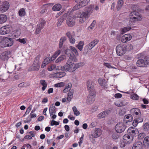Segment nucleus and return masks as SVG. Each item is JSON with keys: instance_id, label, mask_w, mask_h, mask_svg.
Segmentation results:
<instances>
[{"instance_id": "obj_28", "label": "nucleus", "mask_w": 149, "mask_h": 149, "mask_svg": "<svg viewBox=\"0 0 149 149\" xmlns=\"http://www.w3.org/2000/svg\"><path fill=\"white\" fill-rule=\"evenodd\" d=\"M74 92V90L73 89H72L70 91H69L68 93L67 100L68 102L71 101V100L73 97V93Z\"/></svg>"}, {"instance_id": "obj_61", "label": "nucleus", "mask_w": 149, "mask_h": 149, "mask_svg": "<svg viewBox=\"0 0 149 149\" xmlns=\"http://www.w3.org/2000/svg\"><path fill=\"white\" fill-rule=\"evenodd\" d=\"M139 122H138V120H137V118H136L133 121V123H132V125H133L134 126L136 127L138 124L139 123Z\"/></svg>"}, {"instance_id": "obj_25", "label": "nucleus", "mask_w": 149, "mask_h": 149, "mask_svg": "<svg viewBox=\"0 0 149 149\" xmlns=\"http://www.w3.org/2000/svg\"><path fill=\"white\" fill-rule=\"evenodd\" d=\"M40 83L42 86V89L43 91L45 90L47 86V81L44 80H41L40 81Z\"/></svg>"}, {"instance_id": "obj_52", "label": "nucleus", "mask_w": 149, "mask_h": 149, "mask_svg": "<svg viewBox=\"0 0 149 149\" xmlns=\"http://www.w3.org/2000/svg\"><path fill=\"white\" fill-rule=\"evenodd\" d=\"M42 29L41 28H40L38 26H37L36 31L35 32V33L36 35L39 34L40 32L41 31Z\"/></svg>"}, {"instance_id": "obj_43", "label": "nucleus", "mask_w": 149, "mask_h": 149, "mask_svg": "<svg viewBox=\"0 0 149 149\" xmlns=\"http://www.w3.org/2000/svg\"><path fill=\"white\" fill-rule=\"evenodd\" d=\"M131 29V28L130 27H125L122 28L121 29V33L123 34L127 31L130 30Z\"/></svg>"}, {"instance_id": "obj_26", "label": "nucleus", "mask_w": 149, "mask_h": 149, "mask_svg": "<svg viewBox=\"0 0 149 149\" xmlns=\"http://www.w3.org/2000/svg\"><path fill=\"white\" fill-rule=\"evenodd\" d=\"M131 112L133 115H138L141 114V112L140 110L137 108H134L131 109Z\"/></svg>"}, {"instance_id": "obj_14", "label": "nucleus", "mask_w": 149, "mask_h": 149, "mask_svg": "<svg viewBox=\"0 0 149 149\" xmlns=\"http://www.w3.org/2000/svg\"><path fill=\"white\" fill-rule=\"evenodd\" d=\"M128 133L133 136H135L139 133L138 130L135 127H131L129 128L127 130Z\"/></svg>"}, {"instance_id": "obj_22", "label": "nucleus", "mask_w": 149, "mask_h": 149, "mask_svg": "<svg viewBox=\"0 0 149 149\" xmlns=\"http://www.w3.org/2000/svg\"><path fill=\"white\" fill-rule=\"evenodd\" d=\"M56 107L54 104L50 105L49 108V113L50 116H51L54 113H56Z\"/></svg>"}, {"instance_id": "obj_18", "label": "nucleus", "mask_w": 149, "mask_h": 149, "mask_svg": "<svg viewBox=\"0 0 149 149\" xmlns=\"http://www.w3.org/2000/svg\"><path fill=\"white\" fill-rule=\"evenodd\" d=\"M110 112L111 111L110 110H105L99 113L97 117L98 118L100 119L104 118L108 115Z\"/></svg>"}, {"instance_id": "obj_5", "label": "nucleus", "mask_w": 149, "mask_h": 149, "mask_svg": "<svg viewBox=\"0 0 149 149\" xmlns=\"http://www.w3.org/2000/svg\"><path fill=\"white\" fill-rule=\"evenodd\" d=\"M89 92V94L86 100V103L88 104H92L95 100L96 92L95 91Z\"/></svg>"}, {"instance_id": "obj_41", "label": "nucleus", "mask_w": 149, "mask_h": 149, "mask_svg": "<svg viewBox=\"0 0 149 149\" xmlns=\"http://www.w3.org/2000/svg\"><path fill=\"white\" fill-rule=\"evenodd\" d=\"M149 137L146 136L144 139L143 142V144L145 147L148 146H149Z\"/></svg>"}, {"instance_id": "obj_6", "label": "nucleus", "mask_w": 149, "mask_h": 149, "mask_svg": "<svg viewBox=\"0 0 149 149\" xmlns=\"http://www.w3.org/2000/svg\"><path fill=\"white\" fill-rule=\"evenodd\" d=\"M12 28L10 25L6 26L0 28V34L4 35L9 33L11 31Z\"/></svg>"}, {"instance_id": "obj_24", "label": "nucleus", "mask_w": 149, "mask_h": 149, "mask_svg": "<svg viewBox=\"0 0 149 149\" xmlns=\"http://www.w3.org/2000/svg\"><path fill=\"white\" fill-rule=\"evenodd\" d=\"M62 5L59 3H57L52 8V10L54 11L60 10L62 8Z\"/></svg>"}, {"instance_id": "obj_2", "label": "nucleus", "mask_w": 149, "mask_h": 149, "mask_svg": "<svg viewBox=\"0 0 149 149\" xmlns=\"http://www.w3.org/2000/svg\"><path fill=\"white\" fill-rule=\"evenodd\" d=\"M78 68V66H48L47 69L49 71L61 70L65 71L72 72Z\"/></svg>"}, {"instance_id": "obj_44", "label": "nucleus", "mask_w": 149, "mask_h": 149, "mask_svg": "<svg viewBox=\"0 0 149 149\" xmlns=\"http://www.w3.org/2000/svg\"><path fill=\"white\" fill-rule=\"evenodd\" d=\"M70 49L74 53L76 56H78L79 54L77 50L74 47L71 46H70Z\"/></svg>"}, {"instance_id": "obj_13", "label": "nucleus", "mask_w": 149, "mask_h": 149, "mask_svg": "<svg viewBox=\"0 0 149 149\" xmlns=\"http://www.w3.org/2000/svg\"><path fill=\"white\" fill-rule=\"evenodd\" d=\"M4 43L7 47H9L12 46L13 44V39L12 38L6 37L3 40Z\"/></svg>"}, {"instance_id": "obj_37", "label": "nucleus", "mask_w": 149, "mask_h": 149, "mask_svg": "<svg viewBox=\"0 0 149 149\" xmlns=\"http://www.w3.org/2000/svg\"><path fill=\"white\" fill-rule=\"evenodd\" d=\"M98 81L100 85L101 86L105 87L107 86V84L104 80L102 79H99L98 80Z\"/></svg>"}, {"instance_id": "obj_46", "label": "nucleus", "mask_w": 149, "mask_h": 149, "mask_svg": "<svg viewBox=\"0 0 149 149\" xmlns=\"http://www.w3.org/2000/svg\"><path fill=\"white\" fill-rule=\"evenodd\" d=\"M65 83L63 82H61L59 83H57L54 84V86L55 87L58 88V87H62L64 86H65Z\"/></svg>"}, {"instance_id": "obj_15", "label": "nucleus", "mask_w": 149, "mask_h": 149, "mask_svg": "<svg viewBox=\"0 0 149 149\" xmlns=\"http://www.w3.org/2000/svg\"><path fill=\"white\" fill-rule=\"evenodd\" d=\"M94 84L92 81L89 80L87 82V88L89 92L95 91L94 89Z\"/></svg>"}, {"instance_id": "obj_31", "label": "nucleus", "mask_w": 149, "mask_h": 149, "mask_svg": "<svg viewBox=\"0 0 149 149\" xmlns=\"http://www.w3.org/2000/svg\"><path fill=\"white\" fill-rule=\"evenodd\" d=\"M7 19V17L6 15H1L0 16V24H2L5 22Z\"/></svg>"}, {"instance_id": "obj_29", "label": "nucleus", "mask_w": 149, "mask_h": 149, "mask_svg": "<svg viewBox=\"0 0 149 149\" xmlns=\"http://www.w3.org/2000/svg\"><path fill=\"white\" fill-rule=\"evenodd\" d=\"M66 58V56L65 55H61L56 60L55 62L56 63H60L62 61L65 59Z\"/></svg>"}, {"instance_id": "obj_53", "label": "nucleus", "mask_w": 149, "mask_h": 149, "mask_svg": "<svg viewBox=\"0 0 149 149\" xmlns=\"http://www.w3.org/2000/svg\"><path fill=\"white\" fill-rule=\"evenodd\" d=\"M96 23V21L95 20H94L92 23L91 24V25L89 27V28H90L91 29H93L95 27Z\"/></svg>"}, {"instance_id": "obj_21", "label": "nucleus", "mask_w": 149, "mask_h": 149, "mask_svg": "<svg viewBox=\"0 0 149 149\" xmlns=\"http://www.w3.org/2000/svg\"><path fill=\"white\" fill-rule=\"evenodd\" d=\"M142 144L140 141L136 142L134 144L132 149H142Z\"/></svg>"}, {"instance_id": "obj_30", "label": "nucleus", "mask_w": 149, "mask_h": 149, "mask_svg": "<svg viewBox=\"0 0 149 149\" xmlns=\"http://www.w3.org/2000/svg\"><path fill=\"white\" fill-rule=\"evenodd\" d=\"M124 3L123 0H118L117 3V8L119 10L123 5Z\"/></svg>"}, {"instance_id": "obj_36", "label": "nucleus", "mask_w": 149, "mask_h": 149, "mask_svg": "<svg viewBox=\"0 0 149 149\" xmlns=\"http://www.w3.org/2000/svg\"><path fill=\"white\" fill-rule=\"evenodd\" d=\"M51 61H52L51 60V57H47L45 58L43 62L42 65H46L49 63Z\"/></svg>"}, {"instance_id": "obj_56", "label": "nucleus", "mask_w": 149, "mask_h": 149, "mask_svg": "<svg viewBox=\"0 0 149 149\" xmlns=\"http://www.w3.org/2000/svg\"><path fill=\"white\" fill-rule=\"evenodd\" d=\"M17 41L24 44H25L26 43V41L25 38H19L17 40Z\"/></svg>"}, {"instance_id": "obj_64", "label": "nucleus", "mask_w": 149, "mask_h": 149, "mask_svg": "<svg viewBox=\"0 0 149 149\" xmlns=\"http://www.w3.org/2000/svg\"><path fill=\"white\" fill-rule=\"evenodd\" d=\"M122 96V94L119 93L116 94L114 95V97L116 98H120Z\"/></svg>"}, {"instance_id": "obj_10", "label": "nucleus", "mask_w": 149, "mask_h": 149, "mask_svg": "<svg viewBox=\"0 0 149 149\" xmlns=\"http://www.w3.org/2000/svg\"><path fill=\"white\" fill-rule=\"evenodd\" d=\"M77 59L75 57L74 55L73 54H70L69 58L67 62V65H73L74 62H77Z\"/></svg>"}, {"instance_id": "obj_11", "label": "nucleus", "mask_w": 149, "mask_h": 149, "mask_svg": "<svg viewBox=\"0 0 149 149\" xmlns=\"http://www.w3.org/2000/svg\"><path fill=\"white\" fill-rule=\"evenodd\" d=\"M102 133V131L100 129H96L92 133L91 135H89V137L91 138V137L93 138H97L100 136Z\"/></svg>"}, {"instance_id": "obj_55", "label": "nucleus", "mask_w": 149, "mask_h": 149, "mask_svg": "<svg viewBox=\"0 0 149 149\" xmlns=\"http://www.w3.org/2000/svg\"><path fill=\"white\" fill-rule=\"evenodd\" d=\"M65 53L66 55H67L68 56H70V54H72L73 53H71V51L70 49H67L65 50Z\"/></svg>"}, {"instance_id": "obj_3", "label": "nucleus", "mask_w": 149, "mask_h": 149, "mask_svg": "<svg viewBox=\"0 0 149 149\" xmlns=\"http://www.w3.org/2000/svg\"><path fill=\"white\" fill-rule=\"evenodd\" d=\"M99 42V40L98 39H95L93 40L85 47L84 52L87 53L89 50H91Z\"/></svg>"}, {"instance_id": "obj_40", "label": "nucleus", "mask_w": 149, "mask_h": 149, "mask_svg": "<svg viewBox=\"0 0 149 149\" xmlns=\"http://www.w3.org/2000/svg\"><path fill=\"white\" fill-rule=\"evenodd\" d=\"M72 87V84L71 83L68 84V86H66L65 88L63 91V93H66L70 90Z\"/></svg>"}, {"instance_id": "obj_59", "label": "nucleus", "mask_w": 149, "mask_h": 149, "mask_svg": "<svg viewBox=\"0 0 149 149\" xmlns=\"http://www.w3.org/2000/svg\"><path fill=\"white\" fill-rule=\"evenodd\" d=\"M131 97L133 99L136 100L138 99L139 97L137 95L134 94L131 96Z\"/></svg>"}, {"instance_id": "obj_58", "label": "nucleus", "mask_w": 149, "mask_h": 149, "mask_svg": "<svg viewBox=\"0 0 149 149\" xmlns=\"http://www.w3.org/2000/svg\"><path fill=\"white\" fill-rule=\"evenodd\" d=\"M84 137V134H82L81 135V136L79 139V146L80 147L81 146V143H83V139Z\"/></svg>"}, {"instance_id": "obj_20", "label": "nucleus", "mask_w": 149, "mask_h": 149, "mask_svg": "<svg viewBox=\"0 0 149 149\" xmlns=\"http://www.w3.org/2000/svg\"><path fill=\"white\" fill-rule=\"evenodd\" d=\"M136 64L137 65H147L149 64V59L148 58L145 61H144L143 59H139L137 61Z\"/></svg>"}, {"instance_id": "obj_9", "label": "nucleus", "mask_w": 149, "mask_h": 149, "mask_svg": "<svg viewBox=\"0 0 149 149\" xmlns=\"http://www.w3.org/2000/svg\"><path fill=\"white\" fill-rule=\"evenodd\" d=\"M115 129L117 132L120 133L124 131L125 127L123 123H119L116 125Z\"/></svg>"}, {"instance_id": "obj_23", "label": "nucleus", "mask_w": 149, "mask_h": 149, "mask_svg": "<svg viewBox=\"0 0 149 149\" xmlns=\"http://www.w3.org/2000/svg\"><path fill=\"white\" fill-rule=\"evenodd\" d=\"M45 23V21L43 19L40 18L39 19V22L37 26L43 29L44 27Z\"/></svg>"}, {"instance_id": "obj_48", "label": "nucleus", "mask_w": 149, "mask_h": 149, "mask_svg": "<svg viewBox=\"0 0 149 149\" xmlns=\"http://www.w3.org/2000/svg\"><path fill=\"white\" fill-rule=\"evenodd\" d=\"M111 137L113 139H116L119 137L118 134L116 132L113 133L111 135Z\"/></svg>"}, {"instance_id": "obj_47", "label": "nucleus", "mask_w": 149, "mask_h": 149, "mask_svg": "<svg viewBox=\"0 0 149 149\" xmlns=\"http://www.w3.org/2000/svg\"><path fill=\"white\" fill-rule=\"evenodd\" d=\"M125 118L127 119V121L131 122L132 120L133 117L130 114H128L125 116Z\"/></svg>"}, {"instance_id": "obj_8", "label": "nucleus", "mask_w": 149, "mask_h": 149, "mask_svg": "<svg viewBox=\"0 0 149 149\" xmlns=\"http://www.w3.org/2000/svg\"><path fill=\"white\" fill-rule=\"evenodd\" d=\"M9 4L7 1H5L0 3V11L4 13L7 11L9 8Z\"/></svg>"}, {"instance_id": "obj_49", "label": "nucleus", "mask_w": 149, "mask_h": 149, "mask_svg": "<svg viewBox=\"0 0 149 149\" xmlns=\"http://www.w3.org/2000/svg\"><path fill=\"white\" fill-rule=\"evenodd\" d=\"M146 136V134L144 133H141L138 136V138L140 140L142 139Z\"/></svg>"}, {"instance_id": "obj_45", "label": "nucleus", "mask_w": 149, "mask_h": 149, "mask_svg": "<svg viewBox=\"0 0 149 149\" xmlns=\"http://www.w3.org/2000/svg\"><path fill=\"white\" fill-rule=\"evenodd\" d=\"M77 3L79 6V7L81 8L86 6L87 4V3L85 1H83L79 2Z\"/></svg>"}, {"instance_id": "obj_51", "label": "nucleus", "mask_w": 149, "mask_h": 149, "mask_svg": "<svg viewBox=\"0 0 149 149\" xmlns=\"http://www.w3.org/2000/svg\"><path fill=\"white\" fill-rule=\"evenodd\" d=\"M51 126L58 125H59V123L54 120H52L50 122Z\"/></svg>"}, {"instance_id": "obj_19", "label": "nucleus", "mask_w": 149, "mask_h": 149, "mask_svg": "<svg viewBox=\"0 0 149 149\" xmlns=\"http://www.w3.org/2000/svg\"><path fill=\"white\" fill-rule=\"evenodd\" d=\"M68 15V13L64 14L58 20V22L57 23V26H61L64 20L65 19Z\"/></svg>"}, {"instance_id": "obj_63", "label": "nucleus", "mask_w": 149, "mask_h": 149, "mask_svg": "<svg viewBox=\"0 0 149 149\" xmlns=\"http://www.w3.org/2000/svg\"><path fill=\"white\" fill-rule=\"evenodd\" d=\"M79 7V6L78 5V3H77L73 7L72 10L74 11L77 10L80 8Z\"/></svg>"}, {"instance_id": "obj_16", "label": "nucleus", "mask_w": 149, "mask_h": 149, "mask_svg": "<svg viewBox=\"0 0 149 149\" xmlns=\"http://www.w3.org/2000/svg\"><path fill=\"white\" fill-rule=\"evenodd\" d=\"M132 38V36L130 34H125L121 37V41L123 43H126L130 41Z\"/></svg>"}, {"instance_id": "obj_32", "label": "nucleus", "mask_w": 149, "mask_h": 149, "mask_svg": "<svg viewBox=\"0 0 149 149\" xmlns=\"http://www.w3.org/2000/svg\"><path fill=\"white\" fill-rule=\"evenodd\" d=\"M66 40V38L65 36H63L61 37L59 43V48H61L62 47L63 42Z\"/></svg>"}, {"instance_id": "obj_33", "label": "nucleus", "mask_w": 149, "mask_h": 149, "mask_svg": "<svg viewBox=\"0 0 149 149\" xmlns=\"http://www.w3.org/2000/svg\"><path fill=\"white\" fill-rule=\"evenodd\" d=\"M26 14L24 8H23L20 9L18 11V14L20 17L24 16Z\"/></svg>"}, {"instance_id": "obj_34", "label": "nucleus", "mask_w": 149, "mask_h": 149, "mask_svg": "<svg viewBox=\"0 0 149 149\" xmlns=\"http://www.w3.org/2000/svg\"><path fill=\"white\" fill-rule=\"evenodd\" d=\"M84 45V42L83 41H80L78 44L77 45L76 47L80 51L82 50L83 46Z\"/></svg>"}, {"instance_id": "obj_38", "label": "nucleus", "mask_w": 149, "mask_h": 149, "mask_svg": "<svg viewBox=\"0 0 149 149\" xmlns=\"http://www.w3.org/2000/svg\"><path fill=\"white\" fill-rule=\"evenodd\" d=\"M40 57V55H38L36 57L35 60L33 62V65H39L40 64L39 60Z\"/></svg>"}, {"instance_id": "obj_62", "label": "nucleus", "mask_w": 149, "mask_h": 149, "mask_svg": "<svg viewBox=\"0 0 149 149\" xmlns=\"http://www.w3.org/2000/svg\"><path fill=\"white\" fill-rule=\"evenodd\" d=\"M136 118L139 123H141L143 121V118L140 114V116H139L138 118Z\"/></svg>"}, {"instance_id": "obj_54", "label": "nucleus", "mask_w": 149, "mask_h": 149, "mask_svg": "<svg viewBox=\"0 0 149 149\" xmlns=\"http://www.w3.org/2000/svg\"><path fill=\"white\" fill-rule=\"evenodd\" d=\"M144 129L146 131L148 130L149 129V124L148 123H145L143 125Z\"/></svg>"}, {"instance_id": "obj_17", "label": "nucleus", "mask_w": 149, "mask_h": 149, "mask_svg": "<svg viewBox=\"0 0 149 149\" xmlns=\"http://www.w3.org/2000/svg\"><path fill=\"white\" fill-rule=\"evenodd\" d=\"M133 136H131L128 134H125L123 136V142L125 143H130L133 139Z\"/></svg>"}, {"instance_id": "obj_7", "label": "nucleus", "mask_w": 149, "mask_h": 149, "mask_svg": "<svg viewBox=\"0 0 149 149\" xmlns=\"http://www.w3.org/2000/svg\"><path fill=\"white\" fill-rule=\"evenodd\" d=\"M130 18L134 19V21H139L141 20V15L139 13L136 11H133L130 14Z\"/></svg>"}, {"instance_id": "obj_12", "label": "nucleus", "mask_w": 149, "mask_h": 149, "mask_svg": "<svg viewBox=\"0 0 149 149\" xmlns=\"http://www.w3.org/2000/svg\"><path fill=\"white\" fill-rule=\"evenodd\" d=\"M66 23L69 27H72L75 24V19L72 17H71L70 16H69L66 20Z\"/></svg>"}, {"instance_id": "obj_57", "label": "nucleus", "mask_w": 149, "mask_h": 149, "mask_svg": "<svg viewBox=\"0 0 149 149\" xmlns=\"http://www.w3.org/2000/svg\"><path fill=\"white\" fill-rule=\"evenodd\" d=\"M40 75L42 77H46L45 71L43 70L40 73Z\"/></svg>"}, {"instance_id": "obj_42", "label": "nucleus", "mask_w": 149, "mask_h": 149, "mask_svg": "<svg viewBox=\"0 0 149 149\" xmlns=\"http://www.w3.org/2000/svg\"><path fill=\"white\" fill-rule=\"evenodd\" d=\"M72 110L73 111L74 114L76 116H79L80 114L79 112L77 110L75 106H74L72 108Z\"/></svg>"}, {"instance_id": "obj_35", "label": "nucleus", "mask_w": 149, "mask_h": 149, "mask_svg": "<svg viewBox=\"0 0 149 149\" xmlns=\"http://www.w3.org/2000/svg\"><path fill=\"white\" fill-rule=\"evenodd\" d=\"M61 53V51L60 50H58L56 51L51 57V60H55L56 58Z\"/></svg>"}, {"instance_id": "obj_50", "label": "nucleus", "mask_w": 149, "mask_h": 149, "mask_svg": "<svg viewBox=\"0 0 149 149\" xmlns=\"http://www.w3.org/2000/svg\"><path fill=\"white\" fill-rule=\"evenodd\" d=\"M29 85V84H26L24 82L21 83L18 85L19 87L22 88L24 87H26Z\"/></svg>"}, {"instance_id": "obj_4", "label": "nucleus", "mask_w": 149, "mask_h": 149, "mask_svg": "<svg viewBox=\"0 0 149 149\" xmlns=\"http://www.w3.org/2000/svg\"><path fill=\"white\" fill-rule=\"evenodd\" d=\"M117 54L118 56H121L125 53L126 48L123 45H118L116 47Z\"/></svg>"}, {"instance_id": "obj_27", "label": "nucleus", "mask_w": 149, "mask_h": 149, "mask_svg": "<svg viewBox=\"0 0 149 149\" xmlns=\"http://www.w3.org/2000/svg\"><path fill=\"white\" fill-rule=\"evenodd\" d=\"M65 73L63 72H57L54 74V77L57 78H61L64 77Z\"/></svg>"}, {"instance_id": "obj_60", "label": "nucleus", "mask_w": 149, "mask_h": 149, "mask_svg": "<svg viewBox=\"0 0 149 149\" xmlns=\"http://www.w3.org/2000/svg\"><path fill=\"white\" fill-rule=\"evenodd\" d=\"M69 40L70 43L71 44H74L75 42V40L73 37H71L69 38Z\"/></svg>"}, {"instance_id": "obj_1", "label": "nucleus", "mask_w": 149, "mask_h": 149, "mask_svg": "<svg viewBox=\"0 0 149 149\" xmlns=\"http://www.w3.org/2000/svg\"><path fill=\"white\" fill-rule=\"evenodd\" d=\"M94 7L93 4H91L84 8V11L79 14V21L80 23H83L88 19L93 12Z\"/></svg>"}, {"instance_id": "obj_39", "label": "nucleus", "mask_w": 149, "mask_h": 149, "mask_svg": "<svg viewBox=\"0 0 149 149\" xmlns=\"http://www.w3.org/2000/svg\"><path fill=\"white\" fill-rule=\"evenodd\" d=\"M39 68V66H30L28 69L29 71H38Z\"/></svg>"}]
</instances>
